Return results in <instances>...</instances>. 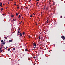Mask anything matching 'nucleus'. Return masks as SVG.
<instances>
[{
    "label": "nucleus",
    "mask_w": 65,
    "mask_h": 65,
    "mask_svg": "<svg viewBox=\"0 0 65 65\" xmlns=\"http://www.w3.org/2000/svg\"><path fill=\"white\" fill-rule=\"evenodd\" d=\"M1 48L2 49V47H1Z\"/></svg>",
    "instance_id": "nucleus-44"
},
{
    "label": "nucleus",
    "mask_w": 65,
    "mask_h": 65,
    "mask_svg": "<svg viewBox=\"0 0 65 65\" xmlns=\"http://www.w3.org/2000/svg\"><path fill=\"white\" fill-rule=\"evenodd\" d=\"M4 38L5 39H7V37H5Z\"/></svg>",
    "instance_id": "nucleus-4"
},
{
    "label": "nucleus",
    "mask_w": 65,
    "mask_h": 65,
    "mask_svg": "<svg viewBox=\"0 0 65 65\" xmlns=\"http://www.w3.org/2000/svg\"><path fill=\"white\" fill-rule=\"evenodd\" d=\"M35 52H36V51H35Z\"/></svg>",
    "instance_id": "nucleus-56"
},
{
    "label": "nucleus",
    "mask_w": 65,
    "mask_h": 65,
    "mask_svg": "<svg viewBox=\"0 0 65 65\" xmlns=\"http://www.w3.org/2000/svg\"><path fill=\"white\" fill-rule=\"evenodd\" d=\"M21 23V22H20V23H19V24H20Z\"/></svg>",
    "instance_id": "nucleus-47"
},
{
    "label": "nucleus",
    "mask_w": 65,
    "mask_h": 65,
    "mask_svg": "<svg viewBox=\"0 0 65 65\" xmlns=\"http://www.w3.org/2000/svg\"><path fill=\"white\" fill-rule=\"evenodd\" d=\"M22 21H21V22H20L21 23H21H22Z\"/></svg>",
    "instance_id": "nucleus-38"
},
{
    "label": "nucleus",
    "mask_w": 65,
    "mask_h": 65,
    "mask_svg": "<svg viewBox=\"0 0 65 65\" xmlns=\"http://www.w3.org/2000/svg\"><path fill=\"white\" fill-rule=\"evenodd\" d=\"M13 41L12 40H9V42L10 43L11 42H12Z\"/></svg>",
    "instance_id": "nucleus-3"
},
{
    "label": "nucleus",
    "mask_w": 65,
    "mask_h": 65,
    "mask_svg": "<svg viewBox=\"0 0 65 65\" xmlns=\"http://www.w3.org/2000/svg\"><path fill=\"white\" fill-rule=\"evenodd\" d=\"M19 35L20 36H23V35L21 34H19Z\"/></svg>",
    "instance_id": "nucleus-17"
},
{
    "label": "nucleus",
    "mask_w": 65,
    "mask_h": 65,
    "mask_svg": "<svg viewBox=\"0 0 65 65\" xmlns=\"http://www.w3.org/2000/svg\"><path fill=\"white\" fill-rule=\"evenodd\" d=\"M1 47H0V50H1Z\"/></svg>",
    "instance_id": "nucleus-43"
},
{
    "label": "nucleus",
    "mask_w": 65,
    "mask_h": 65,
    "mask_svg": "<svg viewBox=\"0 0 65 65\" xmlns=\"http://www.w3.org/2000/svg\"><path fill=\"white\" fill-rule=\"evenodd\" d=\"M3 5H4V4H3Z\"/></svg>",
    "instance_id": "nucleus-50"
},
{
    "label": "nucleus",
    "mask_w": 65,
    "mask_h": 65,
    "mask_svg": "<svg viewBox=\"0 0 65 65\" xmlns=\"http://www.w3.org/2000/svg\"><path fill=\"white\" fill-rule=\"evenodd\" d=\"M48 22H49V21L48 20H47V21H46L47 23H48Z\"/></svg>",
    "instance_id": "nucleus-12"
},
{
    "label": "nucleus",
    "mask_w": 65,
    "mask_h": 65,
    "mask_svg": "<svg viewBox=\"0 0 65 65\" xmlns=\"http://www.w3.org/2000/svg\"><path fill=\"white\" fill-rule=\"evenodd\" d=\"M8 4H9V2H8Z\"/></svg>",
    "instance_id": "nucleus-39"
},
{
    "label": "nucleus",
    "mask_w": 65,
    "mask_h": 65,
    "mask_svg": "<svg viewBox=\"0 0 65 65\" xmlns=\"http://www.w3.org/2000/svg\"><path fill=\"white\" fill-rule=\"evenodd\" d=\"M3 44V43H2V44Z\"/></svg>",
    "instance_id": "nucleus-54"
},
{
    "label": "nucleus",
    "mask_w": 65,
    "mask_h": 65,
    "mask_svg": "<svg viewBox=\"0 0 65 65\" xmlns=\"http://www.w3.org/2000/svg\"><path fill=\"white\" fill-rule=\"evenodd\" d=\"M33 14L34 15H35V14H34V13H33Z\"/></svg>",
    "instance_id": "nucleus-41"
},
{
    "label": "nucleus",
    "mask_w": 65,
    "mask_h": 65,
    "mask_svg": "<svg viewBox=\"0 0 65 65\" xmlns=\"http://www.w3.org/2000/svg\"><path fill=\"white\" fill-rule=\"evenodd\" d=\"M30 17L31 18H32V17H33V16L31 15L30 16Z\"/></svg>",
    "instance_id": "nucleus-22"
},
{
    "label": "nucleus",
    "mask_w": 65,
    "mask_h": 65,
    "mask_svg": "<svg viewBox=\"0 0 65 65\" xmlns=\"http://www.w3.org/2000/svg\"><path fill=\"white\" fill-rule=\"evenodd\" d=\"M3 50H1L0 51V52L2 53L3 52Z\"/></svg>",
    "instance_id": "nucleus-8"
},
{
    "label": "nucleus",
    "mask_w": 65,
    "mask_h": 65,
    "mask_svg": "<svg viewBox=\"0 0 65 65\" xmlns=\"http://www.w3.org/2000/svg\"><path fill=\"white\" fill-rule=\"evenodd\" d=\"M1 7L2 8V5H0V7Z\"/></svg>",
    "instance_id": "nucleus-26"
},
{
    "label": "nucleus",
    "mask_w": 65,
    "mask_h": 65,
    "mask_svg": "<svg viewBox=\"0 0 65 65\" xmlns=\"http://www.w3.org/2000/svg\"><path fill=\"white\" fill-rule=\"evenodd\" d=\"M4 46V45H1V47H3Z\"/></svg>",
    "instance_id": "nucleus-30"
},
{
    "label": "nucleus",
    "mask_w": 65,
    "mask_h": 65,
    "mask_svg": "<svg viewBox=\"0 0 65 65\" xmlns=\"http://www.w3.org/2000/svg\"><path fill=\"white\" fill-rule=\"evenodd\" d=\"M18 14L17 13L16 14V15L17 16H18Z\"/></svg>",
    "instance_id": "nucleus-9"
},
{
    "label": "nucleus",
    "mask_w": 65,
    "mask_h": 65,
    "mask_svg": "<svg viewBox=\"0 0 65 65\" xmlns=\"http://www.w3.org/2000/svg\"><path fill=\"white\" fill-rule=\"evenodd\" d=\"M45 8V7H44V10Z\"/></svg>",
    "instance_id": "nucleus-36"
},
{
    "label": "nucleus",
    "mask_w": 65,
    "mask_h": 65,
    "mask_svg": "<svg viewBox=\"0 0 65 65\" xmlns=\"http://www.w3.org/2000/svg\"><path fill=\"white\" fill-rule=\"evenodd\" d=\"M20 34H22V33H20Z\"/></svg>",
    "instance_id": "nucleus-45"
},
{
    "label": "nucleus",
    "mask_w": 65,
    "mask_h": 65,
    "mask_svg": "<svg viewBox=\"0 0 65 65\" xmlns=\"http://www.w3.org/2000/svg\"><path fill=\"white\" fill-rule=\"evenodd\" d=\"M1 42L2 43H3L4 42V41L3 40H2L1 41Z\"/></svg>",
    "instance_id": "nucleus-13"
},
{
    "label": "nucleus",
    "mask_w": 65,
    "mask_h": 65,
    "mask_svg": "<svg viewBox=\"0 0 65 65\" xmlns=\"http://www.w3.org/2000/svg\"><path fill=\"white\" fill-rule=\"evenodd\" d=\"M9 1H10V0H9Z\"/></svg>",
    "instance_id": "nucleus-58"
},
{
    "label": "nucleus",
    "mask_w": 65,
    "mask_h": 65,
    "mask_svg": "<svg viewBox=\"0 0 65 65\" xmlns=\"http://www.w3.org/2000/svg\"><path fill=\"white\" fill-rule=\"evenodd\" d=\"M14 3H16V2H15Z\"/></svg>",
    "instance_id": "nucleus-52"
},
{
    "label": "nucleus",
    "mask_w": 65,
    "mask_h": 65,
    "mask_svg": "<svg viewBox=\"0 0 65 65\" xmlns=\"http://www.w3.org/2000/svg\"><path fill=\"white\" fill-rule=\"evenodd\" d=\"M36 1H39V0H36Z\"/></svg>",
    "instance_id": "nucleus-27"
},
{
    "label": "nucleus",
    "mask_w": 65,
    "mask_h": 65,
    "mask_svg": "<svg viewBox=\"0 0 65 65\" xmlns=\"http://www.w3.org/2000/svg\"><path fill=\"white\" fill-rule=\"evenodd\" d=\"M10 50L9 48H8V51H10Z\"/></svg>",
    "instance_id": "nucleus-20"
},
{
    "label": "nucleus",
    "mask_w": 65,
    "mask_h": 65,
    "mask_svg": "<svg viewBox=\"0 0 65 65\" xmlns=\"http://www.w3.org/2000/svg\"><path fill=\"white\" fill-rule=\"evenodd\" d=\"M3 45H5V42H3Z\"/></svg>",
    "instance_id": "nucleus-15"
},
{
    "label": "nucleus",
    "mask_w": 65,
    "mask_h": 65,
    "mask_svg": "<svg viewBox=\"0 0 65 65\" xmlns=\"http://www.w3.org/2000/svg\"><path fill=\"white\" fill-rule=\"evenodd\" d=\"M6 9H7V8H6Z\"/></svg>",
    "instance_id": "nucleus-55"
},
{
    "label": "nucleus",
    "mask_w": 65,
    "mask_h": 65,
    "mask_svg": "<svg viewBox=\"0 0 65 65\" xmlns=\"http://www.w3.org/2000/svg\"><path fill=\"white\" fill-rule=\"evenodd\" d=\"M37 45H38V44H37Z\"/></svg>",
    "instance_id": "nucleus-51"
},
{
    "label": "nucleus",
    "mask_w": 65,
    "mask_h": 65,
    "mask_svg": "<svg viewBox=\"0 0 65 65\" xmlns=\"http://www.w3.org/2000/svg\"><path fill=\"white\" fill-rule=\"evenodd\" d=\"M6 47L7 48H8V47L7 46H6Z\"/></svg>",
    "instance_id": "nucleus-34"
},
{
    "label": "nucleus",
    "mask_w": 65,
    "mask_h": 65,
    "mask_svg": "<svg viewBox=\"0 0 65 65\" xmlns=\"http://www.w3.org/2000/svg\"><path fill=\"white\" fill-rule=\"evenodd\" d=\"M17 8L18 9H19V7H18Z\"/></svg>",
    "instance_id": "nucleus-37"
},
{
    "label": "nucleus",
    "mask_w": 65,
    "mask_h": 65,
    "mask_svg": "<svg viewBox=\"0 0 65 65\" xmlns=\"http://www.w3.org/2000/svg\"><path fill=\"white\" fill-rule=\"evenodd\" d=\"M40 37V36H39V40H40V39H41Z\"/></svg>",
    "instance_id": "nucleus-7"
},
{
    "label": "nucleus",
    "mask_w": 65,
    "mask_h": 65,
    "mask_svg": "<svg viewBox=\"0 0 65 65\" xmlns=\"http://www.w3.org/2000/svg\"><path fill=\"white\" fill-rule=\"evenodd\" d=\"M60 18H62V16H61Z\"/></svg>",
    "instance_id": "nucleus-29"
},
{
    "label": "nucleus",
    "mask_w": 65,
    "mask_h": 65,
    "mask_svg": "<svg viewBox=\"0 0 65 65\" xmlns=\"http://www.w3.org/2000/svg\"><path fill=\"white\" fill-rule=\"evenodd\" d=\"M33 58L34 59H35V58H36V57H33Z\"/></svg>",
    "instance_id": "nucleus-24"
},
{
    "label": "nucleus",
    "mask_w": 65,
    "mask_h": 65,
    "mask_svg": "<svg viewBox=\"0 0 65 65\" xmlns=\"http://www.w3.org/2000/svg\"><path fill=\"white\" fill-rule=\"evenodd\" d=\"M21 17V16L20 15H19V17H18L19 18H20Z\"/></svg>",
    "instance_id": "nucleus-19"
},
{
    "label": "nucleus",
    "mask_w": 65,
    "mask_h": 65,
    "mask_svg": "<svg viewBox=\"0 0 65 65\" xmlns=\"http://www.w3.org/2000/svg\"><path fill=\"white\" fill-rule=\"evenodd\" d=\"M13 50H15V48L14 47L13 48Z\"/></svg>",
    "instance_id": "nucleus-18"
},
{
    "label": "nucleus",
    "mask_w": 65,
    "mask_h": 65,
    "mask_svg": "<svg viewBox=\"0 0 65 65\" xmlns=\"http://www.w3.org/2000/svg\"><path fill=\"white\" fill-rule=\"evenodd\" d=\"M53 5H55V4H54H54H53Z\"/></svg>",
    "instance_id": "nucleus-48"
},
{
    "label": "nucleus",
    "mask_w": 65,
    "mask_h": 65,
    "mask_svg": "<svg viewBox=\"0 0 65 65\" xmlns=\"http://www.w3.org/2000/svg\"><path fill=\"white\" fill-rule=\"evenodd\" d=\"M13 21H15V20L14 19H13Z\"/></svg>",
    "instance_id": "nucleus-33"
},
{
    "label": "nucleus",
    "mask_w": 65,
    "mask_h": 65,
    "mask_svg": "<svg viewBox=\"0 0 65 65\" xmlns=\"http://www.w3.org/2000/svg\"><path fill=\"white\" fill-rule=\"evenodd\" d=\"M22 34L23 35H25V32H24Z\"/></svg>",
    "instance_id": "nucleus-14"
},
{
    "label": "nucleus",
    "mask_w": 65,
    "mask_h": 65,
    "mask_svg": "<svg viewBox=\"0 0 65 65\" xmlns=\"http://www.w3.org/2000/svg\"><path fill=\"white\" fill-rule=\"evenodd\" d=\"M3 5V4L1 2H0V5Z\"/></svg>",
    "instance_id": "nucleus-16"
},
{
    "label": "nucleus",
    "mask_w": 65,
    "mask_h": 65,
    "mask_svg": "<svg viewBox=\"0 0 65 65\" xmlns=\"http://www.w3.org/2000/svg\"><path fill=\"white\" fill-rule=\"evenodd\" d=\"M20 28H19V29H18V31H20Z\"/></svg>",
    "instance_id": "nucleus-23"
},
{
    "label": "nucleus",
    "mask_w": 65,
    "mask_h": 65,
    "mask_svg": "<svg viewBox=\"0 0 65 65\" xmlns=\"http://www.w3.org/2000/svg\"><path fill=\"white\" fill-rule=\"evenodd\" d=\"M25 51L26 52H27V51H28V50H27V49H25Z\"/></svg>",
    "instance_id": "nucleus-11"
},
{
    "label": "nucleus",
    "mask_w": 65,
    "mask_h": 65,
    "mask_svg": "<svg viewBox=\"0 0 65 65\" xmlns=\"http://www.w3.org/2000/svg\"><path fill=\"white\" fill-rule=\"evenodd\" d=\"M11 1H13V0H11Z\"/></svg>",
    "instance_id": "nucleus-53"
},
{
    "label": "nucleus",
    "mask_w": 65,
    "mask_h": 65,
    "mask_svg": "<svg viewBox=\"0 0 65 65\" xmlns=\"http://www.w3.org/2000/svg\"><path fill=\"white\" fill-rule=\"evenodd\" d=\"M23 17H22V19H23Z\"/></svg>",
    "instance_id": "nucleus-46"
},
{
    "label": "nucleus",
    "mask_w": 65,
    "mask_h": 65,
    "mask_svg": "<svg viewBox=\"0 0 65 65\" xmlns=\"http://www.w3.org/2000/svg\"><path fill=\"white\" fill-rule=\"evenodd\" d=\"M34 48L35 49L36 48V47H34Z\"/></svg>",
    "instance_id": "nucleus-42"
},
{
    "label": "nucleus",
    "mask_w": 65,
    "mask_h": 65,
    "mask_svg": "<svg viewBox=\"0 0 65 65\" xmlns=\"http://www.w3.org/2000/svg\"><path fill=\"white\" fill-rule=\"evenodd\" d=\"M31 1V0H29V2H30Z\"/></svg>",
    "instance_id": "nucleus-32"
},
{
    "label": "nucleus",
    "mask_w": 65,
    "mask_h": 65,
    "mask_svg": "<svg viewBox=\"0 0 65 65\" xmlns=\"http://www.w3.org/2000/svg\"><path fill=\"white\" fill-rule=\"evenodd\" d=\"M17 35H19V34L18 33H17Z\"/></svg>",
    "instance_id": "nucleus-31"
},
{
    "label": "nucleus",
    "mask_w": 65,
    "mask_h": 65,
    "mask_svg": "<svg viewBox=\"0 0 65 65\" xmlns=\"http://www.w3.org/2000/svg\"><path fill=\"white\" fill-rule=\"evenodd\" d=\"M33 45L35 47H36V44L35 43H33Z\"/></svg>",
    "instance_id": "nucleus-2"
},
{
    "label": "nucleus",
    "mask_w": 65,
    "mask_h": 65,
    "mask_svg": "<svg viewBox=\"0 0 65 65\" xmlns=\"http://www.w3.org/2000/svg\"><path fill=\"white\" fill-rule=\"evenodd\" d=\"M14 16L12 15H11V18H12V17H14Z\"/></svg>",
    "instance_id": "nucleus-5"
},
{
    "label": "nucleus",
    "mask_w": 65,
    "mask_h": 65,
    "mask_svg": "<svg viewBox=\"0 0 65 65\" xmlns=\"http://www.w3.org/2000/svg\"><path fill=\"white\" fill-rule=\"evenodd\" d=\"M18 33L19 34L20 33V31L19 30H18Z\"/></svg>",
    "instance_id": "nucleus-10"
},
{
    "label": "nucleus",
    "mask_w": 65,
    "mask_h": 65,
    "mask_svg": "<svg viewBox=\"0 0 65 65\" xmlns=\"http://www.w3.org/2000/svg\"><path fill=\"white\" fill-rule=\"evenodd\" d=\"M46 10L47 11L48 10V8H47L46 9Z\"/></svg>",
    "instance_id": "nucleus-6"
},
{
    "label": "nucleus",
    "mask_w": 65,
    "mask_h": 65,
    "mask_svg": "<svg viewBox=\"0 0 65 65\" xmlns=\"http://www.w3.org/2000/svg\"><path fill=\"white\" fill-rule=\"evenodd\" d=\"M28 37L29 38H31V37L30 36H28Z\"/></svg>",
    "instance_id": "nucleus-25"
},
{
    "label": "nucleus",
    "mask_w": 65,
    "mask_h": 65,
    "mask_svg": "<svg viewBox=\"0 0 65 65\" xmlns=\"http://www.w3.org/2000/svg\"><path fill=\"white\" fill-rule=\"evenodd\" d=\"M9 37V36H8L7 37Z\"/></svg>",
    "instance_id": "nucleus-49"
},
{
    "label": "nucleus",
    "mask_w": 65,
    "mask_h": 65,
    "mask_svg": "<svg viewBox=\"0 0 65 65\" xmlns=\"http://www.w3.org/2000/svg\"><path fill=\"white\" fill-rule=\"evenodd\" d=\"M61 38L63 40H64L65 39V38L64 36H62Z\"/></svg>",
    "instance_id": "nucleus-1"
},
{
    "label": "nucleus",
    "mask_w": 65,
    "mask_h": 65,
    "mask_svg": "<svg viewBox=\"0 0 65 65\" xmlns=\"http://www.w3.org/2000/svg\"><path fill=\"white\" fill-rule=\"evenodd\" d=\"M4 10V9L3 8H1V10Z\"/></svg>",
    "instance_id": "nucleus-21"
},
{
    "label": "nucleus",
    "mask_w": 65,
    "mask_h": 65,
    "mask_svg": "<svg viewBox=\"0 0 65 65\" xmlns=\"http://www.w3.org/2000/svg\"><path fill=\"white\" fill-rule=\"evenodd\" d=\"M42 12H41V15H42Z\"/></svg>",
    "instance_id": "nucleus-35"
},
{
    "label": "nucleus",
    "mask_w": 65,
    "mask_h": 65,
    "mask_svg": "<svg viewBox=\"0 0 65 65\" xmlns=\"http://www.w3.org/2000/svg\"><path fill=\"white\" fill-rule=\"evenodd\" d=\"M16 5V4H14V5Z\"/></svg>",
    "instance_id": "nucleus-28"
},
{
    "label": "nucleus",
    "mask_w": 65,
    "mask_h": 65,
    "mask_svg": "<svg viewBox=\"0 0 65 65\" xmlns=\"http://www.w3.org/2000/svg\"><path fill=\"white\" fill-rule=\"evenodd\" d=\"M31 51H32V50Z\"/></svg>",
    "instance_id": "nucleus-57"
},
{
    "label": "nucleus",
    "mask_w": 65,
    "mask_h": 65,
    "mask_svg": "<svg viewBox=\"0 0 65 65\" xmlns=\"http://www.w3.org/2000/svg\"><path fill=\"white\" fill-rule=\"evenodd\" d=\"M38 2H37V4H38Z\"/></svg>",
    "instance_id": "nucleus-40"
}]
</instances>
